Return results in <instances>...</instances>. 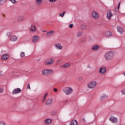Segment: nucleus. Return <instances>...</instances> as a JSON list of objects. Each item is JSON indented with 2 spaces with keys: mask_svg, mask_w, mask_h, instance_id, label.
Returning <instances> with one entry per match:
<instances>
[{
  "mask_svg": "<svg viewBox=\"0 0 125 125\" xmlns=\"http://www.w3.org/2000/svg\"><path fill=\"white\" fill-rule=\"evenodd\" d=\"M71 125H78V121L76 120H73L71 122Z\"/></svg>",
  "mask_w": 125,
  "mask_h": 125,
  "instance_id": "5701e85b",
  "label": "nucleus"
},
{
  "mask_svg": "<svg viewBox=\"0 0 125 125\" xmlns=\"http://www.w3.org/2000/svg\"><path fill=\"white\" fill-rule=\"evenodd\" d=\"M99 49V47H92V50L93 51H97Z\"/></svg>",
  "mask_w": 125,
  "mask_h": 125,
  "instance_id": "c756f323",
  "label": "nucleus"
},
{
  "mask_svg": "<svg viewBox=\"0 0 125 125\" xmlns=\"http://www.w3.org/2000/svg\"><path fill=\"white\" fill-rule=\"evenodd\" d=\"M2 51H1V52H5V51H4V49H2Z\"/></svg>",
  "mask_w": 125,
  "mask_h": 125,
  "instance_id": "864d4df0",
  "label": "nucleus"
},
{
  "mask_svg": "<svg viewBox=\"0 0 125 125\" xmlns=\"http://www.w3.org/2000/svg\"><path fill=\"white\" fill-rule=\"evenodd\" d=\"M117 29L118 32H119L120 34H122L124 32V28H122L121 27L118 26Z\"/></svg>",
  "mask_w": 125,
  "mask_h": 125,
  "instance_id": "6ab92c4d",
  "label": "nucleus"
},
{
  "mask_svg": "<svg viewBox=\"0 0 125 125\" xmlns=\"http://www.w3.org/2000/svg\"><path fill=\"white\" fill-rule=\"evenodd\" d=\"M120 5H121V2H120L118 4V9H120Z\"/></svg>",
  "mask_w": 125,
  "mask_h": 125,
  "instance_id": "a18cd8bd",
  "label": "nucleus"
},
{
  "mask_svg": "<svg viewBox=\"0 0 125 125\" xmlns=\"http://www.w3.org/2000/svg\"><path fill=\"white\" fill-rule=\"evenodd\" d=\"M9 1H11L12 3L15 4L17 2V1L16 0H9Z\"/></svg>",
  "mask_w": 125,
  "mask_h": 125,
  "instance_id": "473e14b6",
  "label": "nucleus"
},
{
  "mask_svg": "<svg viewBox=\"0 0 125 125\" xmlns=\"http://www.w3.org/2000/svg\"><path fill=\"white\" fill-rule=\"evenodd\" d=\"M108 97V96L105 94H103L101 96L100 99L102 101L103 99H105V98H107Z\"/></svg>",
  "mask_w": 125,
  "mask_h": 125,
  "instance_id": "412c9836",
  "label": "nucleus"
},
{
  "mask_svg": "<svg viewBox=\"0 0 125 125\" xmlns=\"http://www.w3.org/2000/svg\"><path fill=\"white\" fill-rule=\"evenodd\" d=\"M30 31L31 33H36L37 32V27L36 25L31 24L30 27Z\"/></svg>",
  "mask_w": 125,
  "mask_h": 125,
  "instance_id": "f8f14e48",
  "label": "nucleus"
},
{
  "mask_svg": "<svg viewBox=\"0 0 125 125\" xmlns=\"http://www.w3.org/2000/svg\"><path fill=\"white\" fill-rule=\"evenodd\" d=\"M42 75L45 76V75H48V74H53V70L49 69H43L42 71Z\"/></svg>",
  "mask_w": 125,
  "mask_h": 125,
  "instance_id": "39448f33",
  "label": "nucleus"
},
{
  "mask_svg": "<svg viewBox=\"0 0 125 125\" xmlns=\"http://www.w3.org/2000/svg\"><path fill=\"white\" fill-rule=\"evenodd\" d=\"M66 13V11H64L63 12V13H62V14H64V15H65V14Z\"/></svg>",
  "mask_w": 125,
  "mask_h": 125,
  "instance_id": "603ef678",
  "label": "nucleus"
},
{
  "mask_svg": "<svg viewBox=\"0 0 125 125\" xmlns=\"http://www.w3.org/2000/svg\"><path fill=\"white\" fill-rule=\"evenodd\" d=\"M36 3L37 5H41L42 3V0H36Z\"/></svg>",
  "mask_w": 125,
  "mask_h": 125,
  "instance_id": "4be33fe9",
  "label": "nucleus"
},
{
  "mask_svg": "<svg viewBox=\"0 0 125 125\" xmlns=\"http://www.w3.org/2000/svg\"><path fill=\"white\" fill-rule=\"evenodd\" d=\"M121 92L124 95H125V89H123L121 90Z\"/></svg>",
  "mask_w": 125,
  "mask_h": 125,
  "instance_id": "4c0bfd02",
  "label": "nucleus"
},
{
  "mask_svg": "<svg viewBox=\"0 0 125 125\" xmlns=\"http://www.w3.org/2000/svg\"><path fill=\"white\" fill-rule=\"evenodd\" d=\"M8 58H9V56H8V55L7 54H5L2 56L1 57V59L2 60H3V61L7 60Z\"/></svg>",
  "mask_w": 125,
  "mask_h": 125,
  "instance_id": "aec40b11",
  "label": "nucleus"
},
{
  "mask_svg": "<svg viewBox=\"0 0 125 125\" xmlns=\"http://www.w3.org/2000/svg\"><path fill=\"white\" fill-rule=\"evenodd\" d=\"M106 17L108 20H111L112 17H113V14L111 11H108L107 12Z\"/></svg>",
  "mask_w": 125,
  "mask_h": 125,
  "instance_id": "9d476101",
  "label": "nucleus"
},
{
  "mask_svg": "<svg viewBox=\"0 0 125 125\" xmlns=\"http://www.w3.org/2000/svg\"><path fill=\"white\" fill-rule=\"evenodd\" d=\"M124 76H125V74H124Z\"/></svg>",
  "mask_w": 125,
  "mask_h": 125,
  "instance_id": "4d7b16f0",
  "label": "nucleus"
},
{
  "mask_svg": "<svg viewBox=\"0 0 125 125\" xmlns=\"http://www.w3.org/2000/svg\"><path fill=\"white\" fill-rule=\"evenodd\" d=\"M115 55V54L114 51H109L105 53L104 58L106 61H111V60H113V59H114Z\"/></svg>",
  "mask_w": 125,
  "mask_h": 125,
  "instance_id": "f257e3e1",
  "label": "nucleus"
},
{
  "mask_svg": "<svg viewBox=\"0 0 125 125\" xmlns=\"http://www.w3.org/2000/svg\"><path fill=\"white\" fill-rule=\"evenodd\" d=\"M51 114L52 116H55V115L57 114V111H52Z\"/></svg>",
  "mask_w": 125,
  "mask_h": 125,
  "instance_id": "7c9ffc66",
  "label": "nucleus"
},
{
  "mask_svg": "<svg viewBox=\"0 0 125 125\" xmlns=\"http://www.w3.org/2000/svg\"><path fill=\"white\" fill-rule=\"evenodd\" d=\"M83 76H80L78 78V81H83Z\"/></svg>",
  "mask_w": 125,
  "mask_h": 125,
  "instance_id": "2f4dec72",
  "label": "nucleus"
},
{
  "mask_svg": "<svg viewBox=\"0 0 125 125\" xmlns=\"http://www.w3.org/2000/svg\"><path fill=\"white\" fill-rule=\"evenodd\" d=\"M53 102V99L52 98H48L45 103V105H46V106H49L50 105H51V104H52V102Z\"/></svg>",
  "mask_w": 125,
  "mask_h": 125,
  "instance_id": "0eeeda50",
  "label": "nucleus"
},
{
  "mask_svg": "<svg viewBox=\"0 0 125 125\" xmlns=\"http://www.w3.org/2000/svg\"><path fill=\"white\" fill-rule=\"evenodd\" d=\"M43 33H45V32H46V30H44V31H43Z\"/></svg>",
  "mask_w": 125,
  "mask_h": 125,
  "instance_id": "5fc2aeb1",
  "label": "nucleus"
},
{
  "mask_svg": "<svg viewBox=\"0 0 125 125\" xmlns=\"http://www.w3.org/2000/svg\"><path fill=\"white\" fill-rule=\"evenodd\" d=\"M73 26L74 25H73V24H71L69 25V28H70V29H72V28H73Z\"/></svg>",
  "mask_w": 125,
  "mask_h": 125,
  "instance_id": "79ce46f5",
  "label": "nucleus"
},
{
  "mask_svg": "<svg viewBox=\"0 0 125 125\" xmlns=\"http://www.w3.org/2000/svg\"><path fill=\"white\" fill-rule=\"evenodd\" d=\"M31 41L32 42H38L40 41V36L38 35L33 36Z\"/></svg>",
  "mask_w": 125,
  "mask_h": 125,
  "instance_id": "423d86ee",
  "label": "nucleus"
},
{
  "mask_svg": "<svg viewBox=\"0 0 125 125\" xmlns=\"http://www.w3.org/2000/svg\"><path fill=\"white\" fill-rule=\"evenodd\" d=\"M93 47H99V46L98 45H94Z\"/></svg>",
  "mask_w": 125,
  "mask_h": 125,
  "instance_id": "49530a36",
  "label": "nucleus"
},
{
  "mask_svg": "<svg viewBox=\"0 0 125 125\" xmlns=\"http://www.w3.org/2000/svg\"><path fill=\"white\" fill-rule=\"evenodd\" d=\"M21 57H25V51H26V49L25 48H21Z\"/></svg>",
  "mask_w": 125,
  "mask_h": 125,
  "instance_id": "dca6fc26",
  "label": "nucleus"
},
{
  "mask_svg": "<svg viewBox=\"0 0 125 125\" xmlns=\"http://www.w3.org/2000/svg\"><path fill=\"white\" fill-rule=\"evenodd\" d=\"M113 36V34L111 31H107L104 33V37L105 38H111Z\"/></svg>",
  "mask_w": 125,
  "mask_h": 125,
  "instance_id": "9b49d317",
  "label": "nucleus"
},
{
  "mask_svg": "<svg viewBox=\"0 0 125 125\" xmlns=\"http://www.w3.org/2000/svg\"><path fill=\"white\" fill-rule=\"evenodd\" d=\"M3 92V89L0 88V93H2Z\"/></svg>",
  "mask_w": 125,
  "mask_h": 125,
  "instance_id": "37998d69",
  "label": "nucleus"
},
{
  "mask_svg": "<svg viewBox=\"0 0 125 125\" xmlns=\"http://www.w3.org/2000/svg\"><path fill=\"white\" fill-rule=\"evenodd\" d=\"M60 50H62V47H56L55 49V51H56V52H59Z\"/></svg>",
  "mask_w": 125,
  "mask_h": 125,
  "instance_id": "c85d7f7f",
  "label": "nucleus"
},
{
  "mask_svg": "<svg viewBox=\"0 0 125 125\" xmlns=\"http://www.w3.org/2000/svg\"><path fill=\"white\" fill-rule=\"evenodd\" d=\"M82 42H85V39H83V40H82Z\"/></svg>",
  "mask_w": 125,
  "mask_h": 125,
  "instance_id": "3c124183",
  "label": "nucleus"
},
{
  "mask_svg": "<svg viewBox=\"0 0 125 125\" xmlns=\"http://www.w3.org/2000/svg\"><path fill=\"white\" fill-rule=\"evenodd\" d=\"M27 88H28V89H31V87L30 86V84H28V85H27Z\"/></svg>",
  "mask_w": 125,
  "mask_h": 125,
  "instance_id": "a19ab883",
  "label": "nucleus"
},
{
  "mask_svg": "<svg viewBox=\"0 0 125 125\" xmlns=\"http://www.w3.org/2000/svg\"><path fill=\"white\" fill-rule=\"evenodd\" d=\"M70 66V63H65V64H63V65L62 66V68H68V67Z\"/></svg>",
  "mask_w": 125,
  "mask_h": 125,
  "instance_id": "cd10ccee",
  "label": "nucleus"
},
{
  "mask_svg": "<svg viewBox=\"0 0 125 125\" xmlns=\"http://www.w3.org/2000/svg\"><path fill=\"white\" fill-rule=\"evenodd\" d=\"M51 123H52V120L50 119H46L44 122V125H50Z\"/></svg>",
  "mask_w": 125,
  "mask_h": 125,
  "instance_id": "f3484780",
  "label": "nucleus"
},
{
  "mask_svg": "<svg viewBox=\"0 0 125 125\" xmlns=\"http://www.w3.org/2000/svg\"><path fill=\"white\" fill-rule=\"evenodd\" d=\"M10 36H11V34L9 32L7 33L6 34V36L8 37V38H9L10 37Z\"/></svg>",
  "mask_w": 125,
  "mask_h": 125,
  "instance_id": "e433bc0d",
  "label": "nucleus"
},
{
  "mask_svg": "<svg viewBox=\"0 0 125 125\" xmlns=\"http://www.w3.org/2000/svg\"><path fill=\"white\" fill-rule=\"evenodd\" d=\"M109 120L113 124H117L118 123V118L115 116H111Z\"/></svg>",
  "mask_w": 125,
  "mask_h": 125,
  "instance_id": "6e6552de",
  "label": "nucleus"
},
{
  "mask_svg": "<svg viewBox=\"0 0 125 125\" xmlns=\"http://www.w3.org/2000/svg\"><path fill=\"white\" fill-rule=\"evenodd\" d=\"M18 21H23V20H24V16H20L17 19Z\"/></svg>",
  "mask_w": 125,
  "mask_h": 125,
  "instance_id": "b1692460",
  "label": "nucleus"
},
{
  "mask_svg": "<svg viewBox=\"0 0 125 125\" xmlns=\"http://www.w3.org/2000/svg\"><path fill=\"white\" fill-rule=\"evenodd\" d=\"M12 75H13V76L14 77H16V76H17V72H14V71H13V72H12Z\"/></svg>",
  "mask_w": 125,
  "mask_h": 125,
  "instance_id": "72a5a7b5",
  "label": "nucleus"
},
{
  "mask_svg": "<svg viewBox=\"0 0 125 125\" xmlns=\"http://www.w3.org/2000/svg\"><path fill=\"white\" fill-rule=\"evenodd\" d=\"M21 91H22V90H21V89H20V88H17L13 90L12 94H17L18 93H20Z\"/></svg>",
  "mask_w": 125,
  "mask_h": 125,
  "instance_id": "ddd939ff",
  "label": "nucleus"
},
{
  "mask_svg": "<svg viewBox=\"0 0 125 125\" xmlns=\"http://www.w3.org/2000/svg\"><path fill=\"white\" fill-rule=\"evenodd\" d=\"M0 125H6L4 121H0Z\"/></svg>",
  "mask_w": 125,
  "mask_h": 125,
  "instance_id": "f704fd0d",
  "label": "nucleus"
},
{
  "mask_svg": "<svg viewBox=\"0 0 125 125\" xmlns=\"http://www.w3.org/2000/svg\"><path fill=\"white\" fill-rule=\"evenodd\" d=\"M63 92L65 93L66 95H69L73 92V88L70 87H66L63 88Z\"/></svg>",
  "mask_w": 125,
  "mask_h": 125,
  "instance_id": "f03ea898",
  "label": "nucleus"
},
{
  "mask_svg": "<svg viewBox=\"0 0 125 125\" xmlns=\"http://www.w3.org/2000/svg\"><path fill=\"white\" fill-rule=\"evenodd\" d=\"M54 91H55V92H57V89L54 88Z\"/></svg>",
  "mask_w": 125,
  "mask_h": 125,
  "instance_id": "de8ad7c7",
  "label": "nucleus"
},
{
  "mask_svg": "<svg viewBox=\"0 0 125 125\" xmlns=\"http://www.w3.org/2000/svg\"><path fill=\"white\" fill-rule=\"evenodd\" d=\"M45 98H43V99L42 100V102H43V103H44V102H45Z\"/></svg>",
  "mask_w": 125,
  "mask_h": 125,
  "instance_id": "c03bdc74",
  "label": "nucleus"
},
{
  "mask_svg": "<svg viewBox=\"0 0 125 125\" xmlns=\"http://www.w3.org/2000/svg\"><path fill=\"white\" fill-rule=\"evenodd\" d=\"M91 16L95 20H97L99 18V14L95 11H92L91 12Z\"/></svg>",
  "mask_w": 125,
  "mask_h": 125,
  "instance_id": "20e7f679",
  "label": "nucleus"
},
{
  "mask_svg": "<svg viewBox=\"0 0 125 125\" xmlns=\"http://www.w3.org/2000/svg\"><path fill=\"white\" fill-rule=\"evenodd\" d=\"M17 40H18V38H17V37L15 35H13L12 36L10 39V42H16L17 41Z\"/></svg>",
  "mask_w": 125,
  "mask_h": 125,
  "instance_id": "2eb2a0df",
  "label": "nucleus"
},
{
  "mask_svg": "<svg viewBox=\"0 0 125 125\" xmlns=\"http://www.w3.org/2000/svg\"><path fill=\"white\" fill-rule=\"evenodd\" d=\"M81 28L82 30H85L86 29H87V26L86 25L82 24L81 26Z\"/></svg>",
  "mask_w": 125,
  "mask_h": 125,
  "instance_id": "393cba45",
  "label": "nucleus"
},
{
  "mask_svg": "<svg viewBox=\"0 0 125 125\" xmlns=\"http://www.w3.org/2000/svg\"><path fill=\"white\" fill-rule=\"evenodd\" d=\"M6 0H0V3H2V2H5Z\"/></svg>",
  "mask_w": 125,
  "mask_h": 125,
  "instance_id": "58836bf2",
  "label": "nucleus"
},
{
  "mask_svg": "<svg viewBox=\"0 0 125 125\" xmlns=\"http://www.w3.org/2000/svg\"><path fill=\"white\" fill-rule=\"evenodd\" d=\"M97 85V82L96 81H92L87 84V87L89 89H93Z\"/></svg>",
  "mask_w": 125,
  "mask_h": 125,
  "instance_id": "7ed1b4c3",
  "label": "nucleus"
},
{
  "mask_svg": "<svg viewBox=\"0 0 125 125\" xmlns=\"http://www.w3.org/2000/svg\"><path fill=\"white\" fill-rule=\"evenodd\" d=\"M49 1L50 2H55V1H56V0H49Z\"/></svg>",
  "mask_w": 125,
  "mask_h": 125,
  "instance_id": "ea45409f",
  "label": "nucleus"
},
{
  "mask_svg": "<svg viewBox=\"0 0 125 125\" xmlns=\"http://www.w3.org/2000/svg\"><path fill=\"white\" fill-rule=\"evenodd\" d=\"M54 46L56 47H62V45L60 43H56L54 44Z\"/></svg>",
  "mask_w": 125,
  "mask_h": 125,
  "instance_id": "a878e982",
  "label": "nucleus"
},
{
  "mask_svg": "<svg viewBox=\"0 0 125 125\" xmlns=\"http://www.w3.org/2000/svg\"><path fill=\"white\" fill-rule=\"evenodd\" d=\"M77 37L78 38H80V37H82L83 36V31H79L77 34Z\"/></svg>",
  "mask_w": 125,
  "mask_h": 125,
  "instance_id": "bb28decb",
  "label": "nucleus"
},
{
  "mask_svg": "<svg viewBox=\"0 0 125 125\" xmlns=\"http://www.w3.org/2000/svg\"><path fill=\"white\" fill-rule=\"evenodd\" d=\"M106 67L102 66L100 68L99 73H100V74H105L106 73Z\"/></svg>",
  "mask_w": 125,
  "mask_h": 125,
  "instance_id": "4468645a",
  "label": "nucleus"
},
{
  "mask_svg": "<svg viewBox=\"0 0 125 125\" xmlns=\"http://www.w3.org/2000/svg\"><path fill=\"white\" fill-rule=\"evenodd\" d=\"M54 34H55L54 31L52 30L49 32H47L46 36L47 37H51L52 35H54Z\"/></svg>",
  "mask_w": 125,
  "mask_h": 125,
  "instance_id": "a211bd4d",
  "label": "nucleus"
},
{
  "mask_svg": "<svg viewBox=\"0 0 125 125\" xmlns=\"http://www.w3.org/2000/svg\"><path fill=\"white\" fill-rule=\"evenodd\" d=\"M123 13H125V11H123Z\"/></svg>",
  "mask_w": 125,
  "mask_h": 125,
  "instance_id": "6e6d98bb",
  "label": "nucleus"
},
{
  "mask_svg": "<svg viewBox=\"0 0 125 125\" xmlns=\"http://www.w3.org/2000/svg\"><path fill=\"white\" fill-rule=\"evenodd\" d=\"M64 14L61 13L59 14V16H60V17H62V18H63V17H64Z\"/></svg>",
  "mask_w": 125,
  "mask_h": 125,
  "instance_id": "c9c22d12",
  "label": "nucleus"
},
{
  "mask_svg": "<svg viewBox=\"0 0 125 125\" xmlns=\"http://www.w3.org/2000/svg\"><path fill=\"white\" fill-rule=\"evenodd\" d=\"M83 123L85 122V119H83Z\"/></svg>",
  "mask_w": 125,
  "mask_h": 125,
  "instance_id": "8fccbe9b",
  "label": "nucleus"
},
{
  "mask_svg": "<svg viewBox=\"0 0 125 125\" xmlns=\"http://www.w3.org/2000/svg\"><path fill=\"white\" fill-rule=\"evenodd\" d=\"M46 96H47V93H46L45 95H44V98H46Z\"/></svg>",
  "mask_w": 125,
  "mask_h": 125,
  "instance_id": "09e8293b",
  "label": "nucleus"
},
{
  "mask_svg": "<svg viewBox=\"0 0 125 125\" xmlns=\"http://www.w3.org/2000/svg\"><path fill=\"white\" fill-rule=\"evenodd\" d=\"M54 62V61L52 59H50V61H48V60H46L44 62V65H51L52 64H53Z\"/></svg>",
  "mask_w": 125,
  "mask_h": 125,
  "instance_id": "1a4fd4ad",
  "label": "nucleus"
}]
</instances>
